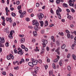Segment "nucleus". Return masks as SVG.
<instances>
[{"label": "nucleus", "instance_id": "obj_37", "mask_svg": "<svg viewBox=\"0 0 76 76\" xmlns=\"http://www.w3.org/2000/svg\"><path fill=\"white\" fill-rule=\"evenodd\" d=\"M60 0H57L56 1L57 4H59L60 3Z\"/></svg>", "mask_w": 76, "mask_h": 76}, {"label": "nucleus", "instance_id": "obj_10", "mask_svg": "<svg viewBox=\"0 0 76 76\" xmlns=\"http://www.w3.org/2000/svg\"><path fill=\"white\" fill-rule=\"evenodd\" d=\"M28 65L31 67H34V65H33V63L32 62H30L28 63Z\"/></svg>", "mask_w": 76, "mask_h": 76}, {"label": "nucleus", "instance_id": "obj_3", "mask_svg": "<svg viewBox=\"0 0 76 76\" xmlns=\"http://www.w3.org/2000/svg\"><path fill=\"white\" fill-rule=\"evenodd\" d=\"M44 15L42 13H40L39 14L38 16V18L39 20H42V19L44 18Z\"/></svg>", "mask_w": 76, "mask_h": 76}, {"label": "nucleus", "instance_id": "obj_9", "mask_svg": "<svg viewBox=\"0 0 76 76\" xmlns=\"http://www.w3.org/2000/svg\"><path fill=\"white\" fill-rule=\"evenodd\" d=\"M5 32H6V33H9V27H7L5 29Z\"/></svg>", "mask_w": 76, "mask_h": 76}, {"label": "nucleus", "instance_id": "obj_6", "mask_svg": "<svg viewBox=\"0 0 76 76\" xmlns=\"http://www.w3.org/2000/svg\"><path fill=\"white\" fill-rule=\"evenodd\" d=\"M33 64L34 65H37V63H38V61L37 60H35L33 61Z\"/></svg>", "mask_w": 76, "mask_h": 76}, {"label": "nucleus", "instance_id": "obj_23", "mask_svg": "<svg viewBox=\"0 0 76 76\" xmlns=\"http://www.w3.org/2000/svg\"><path fill=\"white\" fill-rule=\"evenodd\" d=\"M24 62H25L24 59L23 58H22L20 62V64H22V63H24Z\"/></svg>", "mask_w": 76, "mask_h": 76}, {"label": "nucleus", "instance_id": "obj_35", "mask_svg": "<svg viewBox=\"0 0 76 76\" xmlns=\"http://www.w3.org/2000/svg\"><path fill=\"white\" fill-rule=\"evenodd\" d=\"M28 12L29 13H31L32 12V9H30L28 10Z\"/></svg>", "mask_w": 76, "mask_h": 76}, {"label": "nucleus", "instance_id": "obj_20", "mask_svg": "<svg viewBox=\"0 0 76 76\" xmlns=\"http://www.w3.org/2000/svg\"><path fill=\"white\" fill-rule=\"evenodd\" d=\"M35 69L36 71H38V70L39 69V68L38 66H35Z\"/></svg>", "mask_w": 76, "mask_h": 76}, {"label": "nucleus", "instance_id": "obj_16", "mask_svg": "<svg viewBox=\"0 0 76 76\" xmlns=\"http://www.w3.org/2000/svg\"><path fill=\"white\" fill-rule=\"evenodd\" d=\"M51 40H53V42H55V39H54V36H52L51 37Z\"/></svg>", "mask_w": 76, "mask_h": 76}, {"label": "nucleus", "instance_id": "obj_48", "mask_svg": "<svg viewBox=\"0 0 76 76\" xmlns=\"http://www.w3.org/2000/svg\"><path fill=\"white\" fill-rule=\"evenodd\" d=\"M14 51L15 53H16V54L18 53V51H17V50H16V49H14Z\"/></svg>", "mask_w": 76, "mask_h": 76}, {"label": "nucleus", "instance_id": "obj_56", "mask_svg": "<svg viewBox=\"0 0 76 76\" xmlns=\"http://www.w3.org/2000/svg\"><path fill=\"white\" fill-rule=\"evenodd\" d=\"M28 28H30V29H32L34 27L32 26H28Z\"/></svg>", "mask_w": 76, "mask_h": 76}, {"label": "nucleus", "instance_id": "obj_55", "mask_svg": "<svg viewBox=\"0 0 76 76\" xmlns=\"http://www.w3.org/2000/svg\"><path fill=\"white\" fill-rule=\"evenodd\" d=\"M22 14H23V15H26V12L24 11L23 12V13Z\"/></svg>", "mask_w": 76, "mask_h": 76}, {"label": "nucleus", "instance_id": "obj_13", "mask_svg": "<svg viewBox=\"0 0 76 76\" xmlns=\"http://www.w3.org/2000/svg\"><path fill=\"white\" fill-rule=\"evenodd\" d=\"M48 21H45V26H47L48 25Z\"/></svg>", "mask_w": 76, "mask_h": 76}, {"label": "nucleus", "instance_id": "obj_51", "mask_svg": "<svg viewBox=\"0 0 76 76\" xmlns=\"http://www.w3.org/2000/svg\"><path fill=\"white\" fill-rule=\"evenodd\" d=\"M9 21H10V23H12V20H11V18H10V19H9Z\"/></svg>", "mask_w": 76, "mask_h": 76}, {"label": "nucleus", "instance_id": "obj_11", "mask_svg": "<svg viewBox=\"0 0 76 76\" xmlns=\"http://www.w3.org/2000/svg\"><path fill=\"white\" fill-rule=\"evenodd\" d=\"M34 29L36 31H38L39 29V27L38 26H35L34 27Z\"/></svg>", "mask_w": 76, "mask_h": 76}, {"label": "nucleus", "instance_id": "obj_33", "mask_svg": "<svg viewBox=\"0 0 76 76\" xmlns=\"http://www.w3.org/2000/svg\"><path fill=\"white\" fill-rule=\"evenodd\" d=\"M21 47L23 49H24L25 48V46L24 45H22L21 46Z\"/></svg>", "mask_w": 76, "mask_h": 76}, {"label": "nucleus", "instance_id": "obj_26", "mask_svg": "<svg viewBox=\"0 0 76 76\" xmlns=\"http://www.w3.org/2000/svg\"><path fill=\"white\" fill-rule=\"evenodd\" d=\"M56 15H58L59 14H60V12H59V11H58V10L57 9L56 11Z\"/></svg>", "mask_w": 76, "mask_h": 76}, {"label": "nucleus", "instance_id": "obj_25", "mask_svg": "<svg viewBox=\"0 0 76 76\" xmlns=\"http://www.w3.org/2000/svg\"><path fill=\"white\" fill-rule=\"evenodd\" d=\"M67 69L68 70H69V71H70V70H71V69L70 66H68Z\"/></svg>", "mask_w": 76, "mask_h": 76}, {"label": "nucleus", "instance_id": "obj_27", "mask_svg": "<svg viewBox=\"0 0 76 76\" xmlns=\"http://www.w3.org/2000/svg\"><path fill=\"white\" fill-rule=\"evenodd\" d=\"M58 34L60 35H61V36H63L64 35V34L63 32H59L58 33Z\"/></svg>", "mask_w": 76, "mask_h": 76}, {"label": "nucleus", "instance_id": "obj_15", "mask_svg": "<svg viewBox=\"0 0 76 76\" xmlns=\"http://www.w3.org/2000/svg\"><path fill=\"white\" fill-rule=\"evenodd\" d=\"M72 2H71L70 3H68L69 4V5L70 6H72V7H74V3H73L72 4Z\"/></svg>", "mask_w": 76, "mask_h": 76}, {"label": "nucleus", "instance_id": "obj_2", "mask_svg": "<svg viewBox=\"0 0 76 76\" xmlns=\"http://www.w3.org/2000/svg\"><path fill=\"white\" fill-rule=\"evenodd\" d=\"M42 41L43 43H42V45H43V47H45L46 46V44H47L48 42V41L47 40L42 39Z\"/></svg>", "mask_w": 76, "mask_h": 76}, {"label": "nucleus", "instance_id": "obj_24", "mask_svg": "<svg viewBox=\"0 0 76 76\" xmlns=\"http://www.w3.org/2000/svg\"><path fill=\"white\" fill-rule=\"evenodd\" d=\"M45 50V49L44 48H43L42 50H41V52L40 53V54H42V53H44Z\"/></svg>", "mask_w": 76, "mask_h": 76}, {"label": "nucleus", "instance_id": "obj_18", "mask_svg": "<svg viewBox=\"0 0 76 76\" xmlns=\"http://www.w3.org/2000/svg\"><path fill=\"white\" fill-rule=\"evenodd\" d=\"M66 47V45L64 44L61 47L62 49H64Z\"/></svg>", "mask_w": 76, "mask_h": 76}, {"label": "nucleus", "instance_id": "obj_31", "mask_svg": "<svg viewBox=\"0 0 76 76\" xmlns=\"http://www.w3.org/2000/svg\"><path fill=\"white\" fill-rule=\"evenodd\" d=\"M12 16H14V17L16 16V14L14 13H12Z\"/></svg>", "mask_w": 76, "mask_h": 76}, {"label": "nucleus", "instance_id": "obj_4", "mask_svg": "<svg viewBox=\"0 0 76 76\" xmlns=\"http://www.w3.org/2000/svg\"><path fill=\"white\" fill-rule=\"evenodd\" d=\"M12 35H13V31H11L10 32V34H9L8 36V38H9L10 39H12V38H13Z\"/></svg>", "mask_w": 76, "mask_h": 76}, {"label": "nucleus", "instance_id": "obj_38", "mask_svg": "<svg viewBox=\"0 0 76 76\" xmlns=\"http://www.w3.org/2000/svg\"><path fill=\"white\" fill-rule=\"evenodd\" d=\"M21 9V5H19L18 7V10H19Z\"/></svg>", "mask_w": 76, "mask_h": 76}, {"label": "nucleus", "instance_id": "obj_39", "mask_svg": "<svg viewBox=\"0 0 76 76\" xmlns=\"http://www.w3.org/2000/svg\"><path fill=\"white\" fill-rule=\"evenodd\" d=\"M58 18L60 19H61V15L60 14H58Z\"/></svg>", "mask_w": 76, "mask_h": 76}, {"label": "nucleus", "instance_id": "obj_46", "mask_svg": "<svg viewBox=\"0 0 76 76\" xmlns=\"http://www.w3.org/2000/svg\"><path fill=\"white\" fill-rule=\"evenodd\" d=\"M47 62L48 63H50V59L48 58L47 60Z\"/></svg>", "mask_w": 76, "mask_h": 76}, {"label": "nucleus", "instance_id": "obj_30", "mask_svg": "<svg viewBox=\"0 0 76 76\" xmlns=\"http://www.w3.org/2000/svg\"><path fill=\"white\" fill-rule=\"evenodd\" d=\"M19 69V66H16L14 67V69H15V70H18Z\"/></svg>", "mask_w": 76, "mask_h": 76}, {"label": "nucleus", "instance_id": "obj_5", "mask_svg": "<svg viewBox=\"0 0 76 76\" xmlns=\"http://www.w3.org/2000/svg\"><path fill=\"white\" fill-rule=\"evenodd\" d=\"M18 54H20V56L23 55V52H22V49H20L19 51L18 52Z\"/></svg>", "mask_w": 76, "mask_h": 76}, {"label": "nucleus", "instance_id": "obj_53", "mask_svg": "<svg viewBox=\"0 0 76 76\" xmlns=\"http://www.w3.org/2000/svg\"><path fill=\"white\" fill-rule=\"evenodd\" d=\"M10 19V18H9L7 17V18H6V20L7 21H9V19Z\"/></svg>", "mask_w": 76, "mask_h": 76}, {"label": "nucleus", "instance_id": "obj_60", "mask_svg": "<svg viewBox=\"0 0 76 76\" xmlns=\"http://www.w3.org/2000/svg\"><path fill=\"white\" fill-rule=\"evenodd\" d=\"M25 48V51H28V48Z\"/></svg>", "mask_w": 76, "mask_h": 76}, {"label": "nucleus", "instance_id": "obj_41", "mask_svg": "<svg viewBox=\"0 0 76 76\" xmlns=\"http://www.w3.org/2000/svg\"><path fill=\"white\" fill-rule=\"evenodd\" d=\"M64 7H68L67 5L65 4H64Z\"/></svg>", "mask_w": 76, "mask_h": 76}, {"label": "nucleus", "instance_id": "obj_59", "mask_svg": "<svg viewBox=\"0 0 76 76\" xmlns=\"http://www.w3.org/2000/svg\"><path fill=\"white\" fill-rule=\"evenodd\" d=\"M2 74H3L4 75H6V72H2Z\"/></svg>", "mask_w": 76, "mask_h": 76}, {"label": "nucleus", "instance_id": "obj_36", "mask_svg": "<svg viewBox=\"0 0 76 76\" xmlns=\"http://www.w3.org/2000/svg\"><path fill=\"white\" fill-rule=\"evenodd\" d=\"M53 69H55L56 68V66H55V64H54V63L53 64Z\"/></svg>", "mask_w": 76, "mask_h": 76}, {"label": "nucleus", "instance_id": "obj_64", "mask_svg": "<svg viewBox=\"0 0 76 76\" xmlns=\"http://www.w3.org/2000/svg\"><path fill=\"white\" fill-rule=\"evenodd\" d=\"M45 32V31L44 30H43L42 31V34H44Z\"/></svg>", "mask_w": 76, "mask_h": 76}, {"label": "nucleus", "instance_id": "obj_22", "mask_svg": "<svg viewBox=\"0 0 76 76\" xmlns=\"http://www.w3.org/2000/svg\"><path fill=\"white\" fill-rule=\"evenodd\" d=\"M35 51L36 52H37V51H39V50L38 49V47H36V49H35Z\"/></svg>", "mask_w": 76, "mask_h": 76}, {"label": "nucleus", "instance_id": "obj_62", "mask_svg": "<svg viewBox=\"0 0 76 76\" xmlns=\"http://www.w3.org/2000/svg\"><path fill=\"white\" fill-rule=\"evenodd\" d=\"M1 19H3V21L5 20L4 19V16L1 17Z\"/></svg>", "mask_w": 76, "mask_h": 76}, {"label": "nucleus", "instance_id": "obj_14", "mask_svg": "<svg viewBox=\"0 0 76 76\" xmlns=\"http://www.w3.org/2000/svg\"><path fill=\"white\" fill-rule=\"evenodd\" d=\"M59 49H60V48H58L57 50H55L56 52V53H57L58 54H60V53L59 52H60V51H59Z\"/></svg>", "mask_w": 76, "mask_h": 76}, {"label": "nucleus", "instance_id": "obj_43", "mask_svg": "<svg viewBox=\"0 0 76 76\" xmlns=\"http://www.w3.org/2000/svg\"><path fill=\"white\" fill-rule=\"evenodd\" d=\"M71 10L73 12V13L75 12V11L73 8H72L71 9Z\"/></svg>", "mask_w": 76, "mask_h": 76}, {"label": "nucleus", "instance_id": "obj_7", "mask_svg": "<svg viewBox=\"0 0 76 76\" xmlns=\"http://www.w3.org/2000/svg\"><path fill=\"white\" fill-rule=\"evenodd\" d=\"M57 58L56 59H55L54 60V62L55 63H57V61H58V60H59V58H60V56H57Z\"/></svg>", "mask_w": 76, "mask_h": 76}, {"label": "nucleus", "instance_id": "obj_61", "mask_svg": "<svg viewBox=\"0 0 76 76\" xmlns=\"http://www.w3.org/2000/svg\"><path fill=\"white\" fill-rule=\"evenodd\" d=\"M48 68V65H46L45 66V69L46 70V69H47Z\"/></svg>", "mask_w": 76, "mask_h": 76}, {"label": "nucleus", "instance_id": "obj_29", "mask_svg": "<svg viewBox=\"0 0 76 76\" xmlns=\"http://www.w3.org/2000/svg\"><path fill=\"white\" fill-rule=\"evenodd\" d=\"M2 24L3 26H5V25H6V23H5V20L3 21V22L2 23Z\"/></svg>", "mask_w": 76, "mask_h": 76}, {"label": "nucleus", "instance_id": "obj_52", "mask_svg": "<svg viewBox=\"0 0 76 76\" xmlns=\"http://www.w3.org/2000/svg\"><path fill=\"white\" fill-rule=\"evenodd\" d=\"M20 3V1H18L16 2V4L17 5L19 4Z\"/></svg>", "mask_w": 76, "mask_h": 76}, {"label": "nucleus", "instance_id": "obj_47", "mask_svg": "<svg viewBox=\"0 0 76 76\" xmlns=\"http://www.w3.org/2000/svg\"><path fill=\"white\" fill-rule=\"evenodd\" d=\"M36 6L37 7H39V4L38 3H37L36 4Z\"/></svg>", "mask_w": 76, "mask_h": 76}, {"label": "nucleus", "instance_id": "obj_58", "mask_svg": "<svg viewBox=\"0 0 76 76\" xmlns=\"http://www.w3.org/2000/svg\"><path fill=\"white\" fill-rule=\"evenodd\" d=\"M46 50L47 51H49V50H50V48H49V47L47 46L46 48Z\"/></svg>", "mask_w": 76, "mask_h": 76}, {"label": "nucleus", "instance_id": "obj_40", "mask_svg": "<svg viewBox=\"0 0 76 76\" xmlns=\"http://www.w3.org/2000/svg\"><path fill=\"white\" fill-rule=\"evenodd\" d=\"M70 54L69 53L68 54V55L67 56V58H70Z\"/></svg>", "mask_w": 76, "mask_h": 76}, {"label": "nucleus", "instance_id": "obj_12", "mask_svg": "<svg viewBox=\"0 0 76 76\" xmlns=\"http://www.w3.org/2000/svg\"><path fill=\"white\" fill-rule=\"evenodd\" d=\"M39 23H40V26H43V25L44 24V22L42 21H40Z\"/></svg>", "mask_w": 76, "mask_h": 76}, {"label": "nucleus", "instance_id": "obj_17", "mask_svg": "<svg viewBox=\"0 0 76 76\" xmlns=\"http://www.w3.org/2000/svg\"><path fill=\"white\" fill-rule=\"evenodd\" d=\"M72 57L73 59H74V60H75L76 59V56L75 55L73 54L72 55Z\"/></svg>", "mask_w": 76, "mask_h": 76}, {"label": "nucleus", "instance_id": "obj_63", "mask_svg": "<svg viewBox=\"0 0 76 76\" xmlns=\"http://www.w3.org/2000/svg\"><path fill=\"white\" fill-rule=\"evenodd\" d=\"M62 62H59V64L61 66H62Z\"/></svg>", "mask_w": 76, "mask_h": 76}, {"label": "nucleus", "instance_id": "obj_44", "mask_svg": "<svg viewBox=\"0 0 76 76\" xmlns=\"http://www.w3.org/2000/svg\"><path fill=\"white\" fill-rule=\"evenodd\" d=\"M67 36L68 38H70V34H67Z\"/></svg>", "mask_w": 76, "mask_h": 76}, {"label": "nucleus", "instance_id": "obj_21", "mask_svg": "<svg viewBox=\"0 0 76 76\" xmlns=\"http://www.w3.org/2000/svg\"><path fill=\"white\" fill-rule=\"evenodd\" d=\"M7 60H11V57H10V56L8 55L7 56Z\"/></svg>", "mask_w": 76, "mask_h": 76}, {"label": "nucleus", "instance_id": "obj_45", "mask_svg": "<svg viewBox=\"0 0 76 76\" xmlns=\"http://www.w3.org/2000/svg\"><path fill=\"white\" fill-rule=\"evenodd\" d=\"M26 21H29V20H30L29 19V18H26Z\"/></svg>", "mask_w": 76, "mask_h": 76}, {"label": "nucleus", "instance_id": "obj_57", "mask_svg": "<svg viewBox=\"0 0 76 76\" xmlns=\"http://www.w3.org/2000/svg\"><path fill=\"white\" fill-rule=\"evenodd\" d=\"M66 33H68V34H70V31H69L68 30H66Z\"/></svg>", "mask_w": 76, "mask_h": 76}, {"label": "nucleus", "instance_id": "obj_8", "mask_svg": "<svg viewBox=\"0 0 76 76\" xmlns=\"http://www.w3.org/2000/svg\"><path fill=\"white\" fill-rule=\"evenodd\" d=\"M33 33L34 37H37V31H34Z\"/></svg>", "mask_w": 76, "mask_h": 76}, {"label": "nucleus", "instance_id": "obj_28", "mask_svg": "<svg viewBox=\"0 0 76 76\" xmlns=\"http://www.w3.org/2000/svg\"><path fill=\"white\" fill-rule=\"evenodd\" d=\"M35 25H36V26H39V23L37 21L36 22V24H35Z\"/></svg>", "mask_w": 76, "mask_h": 76}, {"label": "nucleus", "instance_id": "obj_54", "mask_svg": "<svg viewBox=\"0 0 76 76\" xmlns=\"http://www.w3.org/2000/svg\"><path fill=\"white\" fill-rule=\"evenodd\" d=\"M39 63H40V64H41V63H42V61L41 60H39Z\"/></svg>", "mask_w": 76, "mask_h": 76}, {"label": "nucleus", "instance_id": "obj_42", "mask_svg": "<svg viewBox=\"0 0 76 76\" xmlns=\"http://www.w3.org/2000/svg\"><path fill=\"white\" fill-rule=\"evenodd\" d=\"M9 42H7L5 44V45L6 47H9Z\"/></svg>", "mask_w": 76, "mask_h": 76}, {"label": "nucleus", "instance_id": "obj_50", "mask_svg": "<svg viewBox=\"0 0 76 76\" xmlns=\"http://www.w3.org/2000/svg\"><path fill=\"white\" fill-rule=\"evenodd\" d=\"M54 26V24H52L49 27H52Z\"/></svg>", "mask_w": 76, "mask_h": 76}, {"label": "nucleus", "instance_id": "obj_34", "mask_svg": "<svg viewBox=\"0 0 76 76\" xmlns=\"http://www.w3.org/2000/svg\"><path fill=\"white\" fill-rule=\"evenodd\" d=\"M23 14H22L21 15H20V17L21 18H23L24 15Z\"/></svg>", "mask_w": 76, "mask_h": 76}, {"label": "nucleus", "instance_id": "obj_19", "mask_svg": "<svg viewBox=\"0 0 76 76\" xmlns=\"http://www.w3.org/2000/svg\"><path fill=\"white\" fill-rule=\"evenodd\" d=\"M21 43H23V42H25V39H22L20 40Z\"/></svg>", "mask_w": 76, "mask_h": 76}, {"label": "nucleus", "instance_id": "obj_1", "mask_svg": "<svg viewBox=\"0 0 76 76\" xmlns=\"http://www.w3.org/2000/svg\"><path fill=\"white\" fill-rule=\"evenodd\" d=\"M4 38L3 37L2 38L0 37V47H3V44L4 43Z\"/></svg>", "mask_w": 76, "mask_h": 76}, {"label": "nucleus", "instance_id": "obj_32", "mask_svg": "<svg viewBox=\"0 0 76 76\" xmlns=\"http://www.w3.org/2000/svg\"><path fill=\"white\" fill-rule=\"evenodd\" d=\"M37 21H35V20H34L33 21V25H35L36 22H37Z\"/></svg>", "mask_w": 76, "mask_h": 76}, {"label": "nucleus", "instance_id": "obj_49", "mask_svg": "<svg viewBox=\"0 0 76 76\" xmlns=\"http://www.w3.org/2000/svg\"><path fill=\"white\" fill-rule=\"evenodd\" d=\"M15 25H16V22H14L13 23V27H15Z\"/></svg>", "mask_w": 76, "mask_h": 76}]
</instances>
